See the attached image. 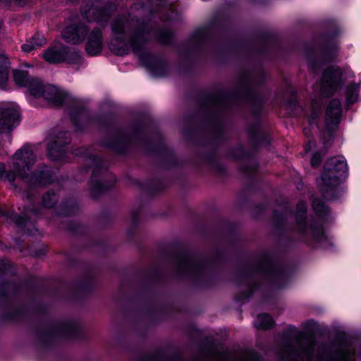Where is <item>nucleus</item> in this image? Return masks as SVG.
Segmentation results:
<instances>
[{"label":"nucleus","mask_w":361,"mask_h":361,"mask_svg":"<svg viewBox=\"0 0 361 361\" xmlns=\"http://www.w3.org/2000/svg\"><path fill=\"white\" fill-rule=\"evenodd\" d=\"M319 361H342L343 355L338 350H326L319 354Z\"/></svg>","instance_id":"5701e85b"},{"label":"nucleus","mask_w":361,"mask_h":361,"mask_svg":"<svg viewBox=\"0 0 361 361\" xmlns=\"http://www.w3.org/2000/svg\"><path fill=\"white\" fill-rule=\"evenodd\" d=\"M9 59L5 55H0V87L4 88L8 79Z\"/></svg>","instance_id":"a211bd4d"},{"label":"nucleus","mask_w":361,"mask_h":361,"mask_svg":"<svg viewBox=\"0 0 361 361\" xmlns=\"http://www.w3.org/2000/svg\"><path fill=\"white\" fill-rule=\"evenodd\" d=\"M310 231L312 237L317 240H322L324 238V233L321 226H311Z\"/></svg>","instance_id":"c756f323"},{"label":"nucleus","mask_w":361,"mask_h":361,"mask_svg":"<svg viewBox=\"0 0 361 361\" xmlns=\"http://www.w3.org/2000/svg\"><path fill=\"white\" fill-rule=\"evenodd\" d=\"M44 60L51 63H58L66 61L70 64H78L82 61L79 52L71 51L69 48L63 44H56L44 51Z\"/></svg>","instance_id":"39448f33"},{"label":"nucleus","mask_w":361,"mask_h":361,"mask_svg":"<svg viewBox=\"0 0 361 361\" xmlns=\"http://www.w3.org/2000/svg\"><path fill=\"white\" fill-rule=\"evenodd\" d=\"M71 142V137L67 132H61L56 140L48 146L49 154L54 159L60 158L63 154V147Z\"/></svg>","instance_id":"ddd939ff"},{"label":"nucleus","mask_w":361,"mask_h":361,"mask_svg":"<svg viewBox=\"0 0 361 361\" xmlns=\"http://www.w3.org/2000/svg\"><path fill=\"white\" fill-rule=\"evenodd\" d=\"M282 341H286V342H292V341H305V342H311V341H313L314 343H315L316 341H317L318 340H309V339H307V340H281Z\"/></svg>","instance_id":"58836bf2"},{"label":"nucleus","mask_w":361,"mask_h":361,"mask_svg":"<svg viewBox=\"0 0 361 361\" xmlns=\"http://www.w3.org/2000/svg\"><path fill=\"white\" fill-rule=\"evenodd\" d=\"M47 176V174L45 173H42L41 176H40V178H37L36 177V175L35 174H32L31 175V177L30 178V180H35L36 179V185H44L46 184L47 182L46 181H44V178H45Z\"/></svg>","instance_id":"473e14b6"},{"label":"nucleus","mask_w":361,"mask_h":361,"mask_svg":"<svg viewBox=\"0 0 361 361\" xmlns=\"http://www.w3.org/2000/svg\"><path fill=\"white\" fill-rule=\"evenodd\" d=\"M5 168V164L3 163H0V179L4 180H7L13 183L16 179V171H6Z\"/></svg>","instance_id":"a878e982"},{"label":"nucleus","mask_w":361,"mask_h":361,"mask_svg":"<svg viewBox=\"0 0 361 361\" xmlns=\"http://www.w3.org/2000/svg\"><path fill=\"white\" fill-rule=\"evenodd\" d=\"M20 122L19 111L14 104L0 109V132L10 133Z\"/></svg>","instance_id":"6e6552de"},{"label":"nucleus","mask_w":361,"mask_h":361,"mask_svg":"<svg viewBox=\"0 0 361 361\" xmlns=\"http://www.w3.org/2000/svg\"><path fill=\"white\" fill-rule=\"evenodd\" d=\"M143 13L142 10L133 17L131 14L128 18L119 17L111 25L114 39L109 44L111 51L117 55L127 54L128 48L124 43L126 32H130V44L134 52L138 53L143 48L149 33L148 25L142 20L138 19V16Z\"/></svg>","instance_id":"f257e3e1"},{"label":"nucleus","mask_w":361,"mask_h":361,"mask_svg":"<svg viewBox=\"0 0 361 361\" xmlns=\"http://www.w3.org/2000/svg\"><path fill=\"white\" fill-rule=\"evenodd\" d=\"M273 325L274 320L268 314H261L257 315L255 322V326L257 329L267 330L271 328Z\"/></svg>","instance_id":"6ab92c4d"},{"label":"nucleus","mask_w":361,"mask_h":361,"mask_svg":"<svg viewBox=\"0 0 361 361\" xmlns=\"http://www.w3.org/2000/svg\"><path fill=\"white\" fill-rule=\"evenodd\" d=\"M56 202V197L54 192H47L42 197V204L45 207L51 208Z\"/></svg>","instance_id":"bb28decb"},{"label":"nucleus","mask_w":361,"mask_h":361,"mask_svg":"<svg viewBox=\"0 0 361 361\" xmlns=\"http://www.w3.org/2000/svg\"><path fill=\"white\" fill-rule=\"evenodd\" d=\"M312 109H313V114L312 115V118L314 119L317 116V109H319V104H318L317 103L314 102V104H312Z\"/></svg>","instance_id":"c9c22d12"},{"label":"nucleus","mask_w":361,"mask_h":361,"mask_svg":"<svg viewBox=\"0 0 361 361\" xmlns=\"http://www.w3.org/2000/svg\"><path fill=\"white\" fill-rule=\"evenodd\" d=\"M6 354V348L0 343V357L5 356Z\"/></svg>","instance_id":"4c0bfd02"},{"label":"nucleus","mask_w":361,"mask_h":361,"mask_svg":"<svg viewBox=\"0 0 361 361\" xmlns=\"http://www.w3.org/2000/svg\"><path fill=\"white\" fill-rule=\"evenodd\" d=\"M28 87L29 92L35 97H40L44 86L41 81L37 78H32L26 86Z\"/></svg>","instance_id":"b1692460"},{"label":"nucleus","mask_w":361,"mask_h":361,"mask_svg":"<svg viewBox=\"0 0 361 361\" xmlns=\"http://www.w3.org/2000/svg\"><path fill=\"white\" fill-rule=\"evenodd\" d=\"M341 104L339 100L332 99L326 109V124L329 129H334L340 122L341 117Z\"/></svg>","instance_id":"9b49d317"},{"label":"nucleus","mask_w":361,"mask_h":361,"mask_svg":"<svg viewBox=\"0 0 361 361\" xmlns=\"http://www.w3.org/2000/svg\"><path fill=\"white\" fill-rule=\"evenodd\" d=\"M222 355L225 360H228L231 357V353L229 350H226L222 353Z\"/></svg>","instance_id":"e433bc0d"},{"label":"nucleus","mask_w":361,"mask_h":361,"mask_svg":"<svg viewBox=\"0 0 361 361\" xmlns=\"http://www.w3.org/2000/svg\"><path fill=\"white\" fill-rule=\"evenodd\" d=\"M347 169V164L343 157H333L326 161L320 180L318 182L324 199L331 200L335 197L336 190L345 178Z\"/></svg>","instance_id":"7ed1b4c3"},{"label":"nucleus","mask_w":361,"mask_h":361,"mask_svg":"<svg viewBox=\"0 0 361 361\" xmlns=\"http://www.w3.org/2000/svg\"><path fill=\"white\" fill-rule=\"evenodd\" d=\"M103 48V37L100 29L94 28L90 33L85 47L87 53L90 56L97 55Z\"/></svg>","instance_id":"f8f14e48"},{"label":"nucleus","mask_w":361,"mask_h":361,"mask_svg":"<svg viewBox=\"0 0 361 361\" xmlns=\"http://www.w3.org/2000/svg\"><path fill=\"white\" fill-rule=\"evenodd\" d=\"M347 169V164L343 157H333L326 161L320 180L318 182L324 199L331 200L335 197L336 190L345 178Z\"/></svg>","instance_id":"20e7f679"},{"label":"nucleus","mask_w":361,"mask_h":361,"mask_svg":"<svg viewBox=\"0 0 361 361\" xmlns=\"http://www.w3.org/2000/svg\"><path fill=\"white\" fill-rule=\"evenodd\" d=\"M138 6H139L138 4H135L134 6L131 8V10L133 11V9H136L138 8Z\"/></svg>","instance_id":"37998d69"},{"label":"nucleus","mask_w":361,"mask_h":361,"mask_svg":"<svg viewBox=\"0 0 361 361\" xmlns=\"http://www.w3.org/2000/svg\"><path fill=\"white\" fill-rule=\"evenodd\" d=\"M46 43V39L41 34H37L31 39L27 40L22 46L24 52L30 53L33 50L39 49Z\"/></svg>","instance_id":"dca6fc26"},{"label":"nucleus","mask_w":361,"mask_h":361,"mask_svg":"<svg viewBox=\"0 0 361 361\" xmlns=\"http://www.w3.org/2000/svg\"><path fill=\"white\" fill-rule=\"evenodd\" d=\"M278 358L279 361H302L299 360L300 355L295 349L288 351L287 356L283 353H280Z\"/></svg>","instance_id":"393cba45"},{"label":"nucleus","mask_w":361,"mask_h":361,"mask_svg":"<svg viewBox=\"0 0 361 361\" xmlns=\"http://www.w3.org/2000/svg\"><path fill=\"white\" fill-rule=\"evenodd\" d=\"M137 361H185L182 353L177 350L168 355L164 350L158 349L153 353H143L137 357Z\"/></svg>","instance_id":"9d476101"},{"label":"nucleus","mask_w":361,"mask_h":361,"mask_svg":"<svg viewBox=\"0 0 361 361\" xmlns=\"http://www.w3.org/2000/svg\"><path fill=\"white\" fill-rule=\"evenodd\" d=\"M97 169H94L92 173V178L91 179V192L92 195L94 197H97L99 192H102L104 190H106L109 187L112 185V184L109 185H104L103 182L98 181L97 178Z\"/></svg>","instance_id":"aec40b11"},{"label":"nucleus","mask_w":361,"mask_h":361,"mask_svg":"<svg viewBox=\"0 0 361 361\" xmlns=\"http://www.w3.org/2000/svg\"><path fill=\"white\" fill-rule=\"evenodd\" d=\"M332 341H335V342H338V341H341L343 342V343H352L353 341H354L355 340H347V339H345V340H331Z\"/></svg>","instance_id":"ea45409f"},{"label":"nucleus","mask_w":361,"mask_h":361,"mask_svg":"<svg viewBox=\"0 0 361 361\" xmlns=\"http://www.w3.org/2000/svg\"><path fill=\"white\" fill-rule=\"evenodd\" d=\"M348 335L344 331H341L340 333H338V338H344Z\"/></svg>","instance_id":"a19ab883"},{"label":"nucleus","mask_w":361,"mask_h":361,"mask_svg":"<svg viewBox=\"0 0 361 361\" xmlns=\"http://www.w3.org/2000/svg\"><path fill=\"white\" fill-rule=\"evenodd\" d=\"M24 349H30L36 361H78L71 354L76 340H18Z\"/></svg>","instance_id":"f03ea898"},{"label":"nucleus","mask_w":361,"mask_h":361,"mask_svg":"<svg viewBox=\"0 0 361 361\" xmlns=\"http://www.w3.org/2000/svg\"><path fill=\"white\" fill-rule=\"evenodd\" d=\"M307 207L304 202H300L297 205L296 217L297 224L300 232L305 233L307 227L305 224Z\"/></svg>","instance_id":"f3484780"},{"label":"nucleus","mask_w":361,"mask_h":361,"mask_svg":"<svg viewBox=\"0 0 361 361\" xmlns=\"http://www.w3.org/2000/svg\"><path fill=\"white\" fill-rule=\"evenodd\" d=\"M89 28L84 23L71 25L66 27L62 32V37L68 43L78 44L84 41Z\"/></svg>","instance_id":"1a4fd4ad"},{"label":"nucleus","mask_w":361,"mask_h":361,"mask_svg":"<svg viewBox=\"0 0 361 361\" xmlns=\"http://www.w3.org/2000/svg\"><path fill=\"white\" fill-rule=\"evenodd\" d=\"M35 162L32 150L28 145L23 146L17 151L13 158V166L16 173L25 180L29 177L27 171H30Z\"/></svg>","instance_id":"423d86ee"},{"label":"nucleus","mask_w":361,"mask_h":361,"mask_svg":"<svg viewBox=\"0 0 361 361\" xmlns=\"http://www.w3.org/2000/svg\"><path fill=\"white\" fill-rule=\"evenodd\" d=\"M202 341H214L215 340H209V339H207V340H202Z\"/></svg>","instance_id":"c03bdc74"},{"label":"nucleus","mask_w":361,"mask_h":361,"mask_svg":"<svg viewBox=\"0 0 361 361\" xmlns=\"http://www.w3.org/2000/svg\"><path fill=\"white\" fill-rule=\"evenodd\" d=\"M321 159H322V156L319 153L314 154V155L312 156V157L311 159L312 165L314 166H318L321 162Z\"/></svg>","instance_id":"72a5a7b5"},{"label":"nucleus","mask_w":361,"mask_h":361,"mask_svg":"<svg viewBox=\"0 0 361 361\" xmlns=\"http://www.w3.org/2000/svg\"><path fill=\"white\" fill-rule=\"evenodd\" d=\"M314 209L317 212H322L324 208V205L320 202L318 200H314L312 202Z\"/></svg>","instance_id":"f704fd0d"},{"label":"nucleus","mask_w":361,"mask_h":361,"mask_svg":"<svg viewBox=\"0 0 361 361\" xmlns=\"http://www.w3.org/2000/svg\"><path fill=\"white\" fill-rule=\"evenodd\" d=\"M342 72L339 68H329L325 71L321 84V92L325 96L334 94L341 86Z\"/></svg>","instance_id":"0eeeda50"},{"label":"nucleus","mask_w":361,"mask_h":361,"mask_svg":"<svg viewBox=\"0 0 361 361\" xmlns=\"http://www.w3.org/2000/svg\"><path fill=\"white\" fill-rule=\"evenodd\" d=\"M358 97L357 91L355 89H348L346 93V100L349 104L356 102Z\"/></svg>","instance_id":"7c9ffc66"},{"label":"nucleus","mask_w":361,"mask_h":361,"mask_svg":"<svg viewBox=\"0 0 361 361\" xmlns=\"http://www.w3.org/2000/svg\"><path fill=\"white\" fill-rule=\"evenodd\" d=\"M191 361H202L200 358L194 357L191 359Z\"/></svg>","instance_id":"79ce46f5"},{"label":"nucleus","mask_w":361,"mask_h":361,"mask_svg":"<svg viewBox=\"0 0 361 361\" xmlns=\"http://www.w3.org/2000/svg\"><path fill=\"white\" fill-rule=\"evenodd\" d=\"M36 214L33 209L26 210L23 216H19L17 214H11L9 216V220L16 224L17 226L23 228L26 225L27 219L31 217V214Z\"/></svg>","instance_id":"4be33fe9"},{"label":"nucleus","mask_w":361,"mask_h":361,"mask_svg":"<svg viewBox=\"0 0 361 361\" xmlns=\"http://www.w3.org/2000/svg\"><path fill=\"white\" fill-rule=\"evenodd\" d=\"M302 336V332L293 326H287L284 331L285 338H299Z\"/></svg>","instance_id":"cd10ccee"},{"label":"nucleus","mask_w":361,"mask_h":361,"mask_svg":"<svg viewBox=\"0 0 361 361\" xmlns=\"http://www.w3.org/2000/svg\"><path fill=\"white\" fill-rule=\"evenodd\" d=\"M157 40L163 44H166L170 41L171 33L166 30H160L156 36Z\"/></svg>","instance_id":"c85d7f7f"},{"label":"nucleus","mask_w":361,"mask_h":361,"mask_svg":"<svg viewBox=\"0 0 361 361\" xmlns=\"http://www.w3.org/2000/svg\"><path fill=\"white\" fill-rule=\"evenodd\" d=\"M82 15L90 21L95 20L97 22L106 21L110 16V13L106 8H97L93 7L88 10L84 8L82 10Z\"/></svg>","instance_id":"2eb2a0df"},{"label":"nucleus","mask_w":361,"mask_h":361,"mask_svg":"<svg viewBox=\"0 0 361 361\" xmlns=\"http://www.w3.org/2000/svg\"><path fill=\"white\" fill-rule=\"evenodd\" d=\"M41 97L54 106H61L64 100L63 94L51 85L44 86Z\"/></svg>","instance_id":"4468645a"},{"label":"nucleus","mask_w":361,"mask_h":361,"mask_svg":"<svg viewBox=\"0 0 361 361\" xmlns=\"http://www.w3.org/2000/svg\"><path fill=\"white\" fill-rule=\"evenodd\" d=\"M13 80L16 84L20 87H25L28 85L29 82L32 80L26 71L23 70H14L13 71Z\"/></svg>","instance_id":"412c9836"},{"label":"nucleus","mask_w":361,"mask_h":361,"mask_svg":"<svg viewBox=\"0 0 361 361\" xmlns=\"http://www.w3.org/2000/svg\"><path fill=\"white\" fill-rule=\"evenodd\" d=\"M263 360H264L263 357L259 352H257L255 350H252L250 353L249 361H263Z\"/></svg>","instance_id":"2f4dec72"}]
</instances>
